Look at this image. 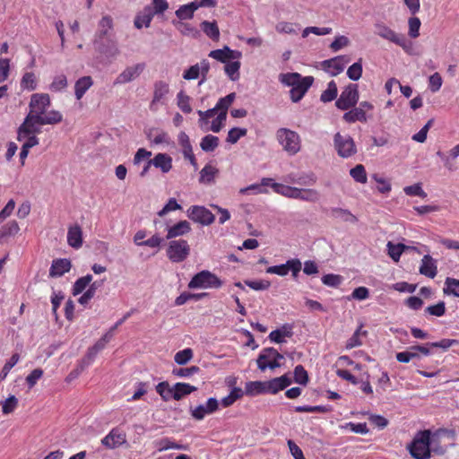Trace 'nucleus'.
Returning <instances> with one entry per match:
<instances>
[{
    "instance_id": "nucleus-10",
    "label": "nucleus",
    "mask_w": 459,
    "mask_h": 459,
    "mask_svg": "<svg viewBox=\"0 0 459 459\" xmlns=\"http://www.w3.org/2000/svg\"><path fill=\"white\" fill-rule=\"evenodd\" d=\"M359 100V91L356 84H349L341 93L335 105L339 109L348 110L355 107Z\"/></svg>"
},
{
    "instance_id": "nucleus-33",
    "label": "nucleus",
    "mask_w": 459,
    "mask_h": 459,
    "mask_svg": "<svg viewBox=\"0 0 459 459\" xmlns=\"http://www.w3.org/2000/svg\"><path fill=\"white\" fill-rule=\"evenodd\" d=\"M293 332L290 325H284L281 329H277L270 333L269 339L276 343H282L285 342V337H291Z\"/></svg>"
},
{
    "instance_id": "nucleus-60",
    "label": "nucleus",
    "mask_w": 459,
    "mask_h": 459,
    "mask_svg": "<svg viewBox=\"0 0 459 459\" xmlns=\"http://www.w3.org/2000/svg\"><path fill=\"white\" fill-rule=\"evenodd\" d=\"M362 74V65L361 61H358L351 65L347 70L348 77L352 81H358Z\"/></svg>"
},
{
    "instance_id": "nucleus-41",
    "label": "nucleus",
    "mask_w": 459,
    "mask_h": 459,
    "mask_svg": "<svg viewBox=\"0 0 459 459\" xmlns=\"http://www.w3.org/2000/svg\"><path fill=\"white\" fill-rule=\"evenodd\" d=\"M156 391L164 401L174 399V385L170 386L166 381L159 383Z\"/></svg>"
},
{
    "instance_id": "nucleus-12",
    "label": "nucleus",
    "mask_w": 459,
    "mask_h": 459,
    "mask_svg": "<svg viewBox=\"0 0 459 459\" xmlns=\"http://www.w3.org/2000/svg\"><path fill=\"white\" fill-rule=\"evenodd\" d=\"M114 38L113 19L109 15H105L99 22L98 30L95 33L94 44L101 43L104 40Z\"/></svg>"
},
{
    "instance_id": "nucleus-30",
    "label": "nucleus",
    "mask_w": 459,
    "mask_h": 459,
    "mask_svg": "<svg viewBox=\"0 0 459 459\" xmlns=\"http://www.w3.org/2000/svg\"><path fill=\"white\" fill-rule=\"evenodd\" d=\"M343 120L347 123L367 122L368 117L363 108H354L348 112L344 113Z\"/></svg>"
},
{
    "instance_id": "nucleus-43",
    "label": "nucleus",
    "mask_w": 459,
    "mask_h": 459,
    "mask_svg": "<svg viewBox=\"0 0 459 459\" xmlns=\"http://www.w3.org/2000/svg\"><path fill=\"white\" fill-rule=\"evenodd\" d=\"M240 62L238 59L229 62L225 65L224 70L231 81H237L239 78Z\"/></svg>"
},
{
    "instance_id": "nucleus-3",
    "label": "nucleus",
    "mask_w": 459,
    "mask_h": 459,
    "mask_svg": "<svg viewBox=\"0 0 459 459\" xmlns=\"http://www.w3.org/2000/svg\"><path fill=\"white\" fill-rule=\"evenodd\" d=\"M276 140L282 150L289 155L297 154L301 149V138L299 134L289 128L281 127L276 131Z\"/></svg>"
},
{
    "instance_id": "nucleus-40",
    "label": "nucleus",
    "mask_w": 459,
    "mask_h": 459,
    "mask_svg": "<svg viewBox=\"0 0 459 459\" xmlns=\"http://www.w3.org/2000/svg\"><path fill=\"white\" fill-rule=\"evenodd\" d=\"M219 138L212 134H207L202 138L200 147L204 152H213L219 145Z\"/></svg>"
},
{
    "instance_id": "nucleus-26",
    "label": "nucleus",
    "mask_w": 459,
    "mask_h": 459,
    "mask_svg": "<svg viewBox=\"0 0 459 459\" xmlns=\"http://www.w3.org/2000/svg\"><path fill=\"white\" fill-rule=\"evenodd\" d=\"M191 231L190 223L187 221H180L175 225L169 227L167 238L171 239L177 237L184 236Z\"/></svg>"
},
{
    "instance_id": "nucleus-14",
    "label": "nucleus",
    "mask_w": 459,
    "mask_h": 459,
    "mask_svg": "<svg viewBox=\"0 0 459 459\" xmlns=\"http://www.w3.org/2000/svg\"><path fill=\"white\" fill-rule=\"evenodd\" d=\"M169 92V86L163 81H158L153 85V98L149 105V108L152 112L158 110V104H165L166 96Z\"/></svg>"
},
{
    "instance_id": "nucleus-59",
    "label": "nucleus",
    "mask_w": 459,
    "mask_h": 459,
    "mask_svg": "<svg viewBox=\"0 0 459 459\" xmlns=\"http://www.w3.org/2000/svg\"><path fill=\"white\" fill-rule=\"evenodd\" d=\"M343 281V277L339 274L328 273L322 277V282L329 287H338Z\"/></svg>"
},
{
    "instance_id": "nucleus-21",
    "label": "nucleus",
    "mask_w": 459,
    "mask_h": 459,
    "mask_svg": "<svg viewBox=\"0 0 459 459\" xmlns=\"http://www.w3.org/2000/svg\"><path fill=\"white\" fill-rule=\"evenodd\" d=\"M126 441V435L114 429L101 440V443L106 447L113 449L120 446Z\"/></svg>"
},
{
    "instance_id": "nucleus-20",
    "label": "nucleus",
    "mask_w": 459,
    "mask_h": 459,
    "mask_svg": "<svg viewBox=\"0 0 459 459\" xmlns=\"http://www.w3.org/2000/svg\"><path fill=\"white\" fill-rule=\"evenodd\" d=\"M313 82L314 78L312 76H306L303 78L301 82H299L295 87L291 88L290 91L291 100L293 102L299 101L310 88Z\"/></svg>"
},
{
    "instance_id": "nucleus-38",
    "label": "nucleus",
    "mask_w": 459,
    "mask_h": 459,
    "mask_svg": "<svg viewBox=\"0 0 459 459\" xmlns=\"http://www.w3.org/2000/svg\"><path fill=\"white\" fill-rule=\"evenodd\" d=\"M304 77L301 76L299 73H287L281 74L279 75V81L286 85L290 86L291 88L295 87L299 82H301Z\"/></svg>"
},
{
    "instance_id": "nucleus-31",
    "label": "nucleus",
    "mask_w": 459,
    "mask_h": 459,
    "mask_svg": "<svg viewBox=\"0 0 459 459\" xmlns=\"http://www.w3.org/2000/svg\"><path fill=\"white\" fill-rule=\"evenodd\" d=\"M273 189L279 195H281L288 198L298 199L299 189L298 187L285 186L282 184L273 183L272 185Z\"/></svg>"
},
{
    "instance_id": "nucleus-62",
    "label": "nucleus",
    "mask_w": 459,
    "mask_h": 459,
    "mask_svg": "<svg viewBox=\"0 0 459 459\" xmlns=\"http://www.w3.org/2000/svg\"><path fill=\"white\" fill-rule=\"evenodd\" d=\"M67 86V79L64 74L56 75L52 83L49 86L50 91H60L66 88Z\"/></svg>"
},
{
    "instance_id": "nucleus-52",
    "label": "nucleus",
    "mask_w": 459,
    "mask_h": 459,
    "mask_svg": "<svg viewBox=\"0 0 459 459\" xmlns=\"http://www.w3.org/2000/svg\"><path fill=\"white\" fill-rule=\"evenodd\" d=\"M102 282L94 281L89 289L79 298V303L86 305L95 295L96 290L101 285Z\"/></svg>"
},
{
    "instance_id": "nucleus-32",
    "label": "nucleus",
    "mask_w": 459,
    "mask_h": 459,
    "mask_svg": "<svg viewBox=\"0 0 459 459\" xmlns=\"http://www.w3.org/2000/svg\"><path fill=\"white\" fill-rule=\"evenodd\" d=\"M92 83L93 82L91 76H83L77 80L74 85L76 99L81 100Z\"/></svg>"
},
{
    "instance_id": "nucleus-22",
    "label": "nucleus",
    "mask_w": 459,
    "mask_h": 459,
    "mask_svg": "<svg viewBox=\"0 0 459 459\" xmlns=\"http://www.w3.org/2000/svg\"><path fill=\"white\" fill-rule=\"evenodd\" d=\"M265 382L266 392L275 394L289 386L291 384V379L287 375H283Z\"/></svg>"
},
{
    "instance_id": "nucleus-48",
    "label": "nucleus",
    "mask_w": 459,
    "mask_h": 459,
    "mask_svg": "<svg viewBox=\"0 0 459 459\" xmlns=\"http://www.w3.org/2000/svg\"><path fill=\"white\" fill-rule=\"evenodd\" d=\"M91 280L92 276L91 274H87L83 277L77 279L73 287V294L76 296L82 293L86 289V287L91 283Z\"/></svg>"
},
{
    "instance_id": "nucleus-50",
    "label": "nucleus",
    "mask_w": 459,
    "mask_h": 459,
    "mask_svg": "<svg viewBox=\"0 0 459 459\" xmlns=\"http://www.w3.org/2000/svg\"><path fill=\"white\" fill-rule=\"evenodd\" d=\"M350 175L359 183L365 184L367 182V173L363 165L358 164L350 170Z\"/></svg>"
},
{
    "instance_id": "nucleus-17",
    "label": "nucleus",
    "mask_w": 459,
    "mask_h": 459,
    "mask_svg": "<svg viewBox=\"0 0 459 459\" xmlns=\"http://www.w3.org/2000/svg\"><path fill=\"white\" fill-rule=\"evenodd\" d=\"M209 56L221 63H226L230 60L239 59L242 56V54L240 51L232 50L229 47L225 46L221 49L212 50L209 53Z\"/></svg>"
},
{
    "instance_id": "nucleus-4",
    "label": "nucleus",
    "mask_w": 459,
    "mask_h": 459,
    "mask_svg": "<svg viewBox=\"0 0 459 459\" xmlns=\"http://www.w3.org/2000/svg\"><path fill=\"white\" fill-rule=\"evenodd\" d=\"M221 286L222 281L207 270L196 273L188 282L189 289H219Z\"/></svg>"
},
{
    "instance_id": "nucleus-39",
    "label": "nucleus",
    "mask_w": 459,
    "mask_h": 459,
    "mask_svg": "<svg viewBox=\"0 0 459 459\" xmlns=\"http://www.w3.org/2000/svg\"><path fill=\"white\" fill-rule=\"evenodd\" d=\"M246 394L249 395H257L266 392V382L251 381L246 385Z\"/></svg>"
},
{
    "instance_id": "nucleus-34",
    "label": "nucleus",
    "mask_w": 459,
    "mask_h": 459,
    "mask_svg": "<svg viewBox=\"0 0 459 459\" xmlns=\"http://www.w3.org/2000/svg\"><path fill=\"white\" fill-rule=\"evenodd\" d=\"M196 387L186 383H176L174 385V400L179 401L186 395L196 391Z\"/></svg>"
},
{
    "instance_id": "nucleus-28",
    "label": "nucleus",
    "mask_w": 459,
    "mask_h": 459,
    "mask_svg": "<svg viewBox=\"0 0 459 459\" xmlns=\"http://www.w3.org/2000/svg\"><path fill=\"white\" fill-rule=\"evenodd\" d=\"M200 27L204 33L213 41H218L220 39V30L216 22L204 21L201 22Z\"/></svg>"
},
{
    "instance_id": "nucleus-42",
    "label": "nucleus",
    "mask_w": 459,
    "mask_h": 459,
    "mask_svg": "<svg viewBox=\"0 0 459 459\" xmlns=\"http://www.w3.org/2000/svg\"><path fill=\"white\" fill-rule=\"evenodd\" d=\"M235 99H236V93L231 92L230 94H228L227 96L221 98L218 100V102L214 108L217 110V112H219V113L224 112L227 115V111H228L229 108L233 103Z\"/></svg>"
},
{
    "instance_id": "nucleus-64",
    "label": "nucleus",
    "mask_w": 459,
    "mask_h": 459,
    "mask_svg": "<svg viewBox=\"0 0 459 459\" xmlns=\"http://www.w3.org/2000/svg\"><path fill=\"white\" fill-rule=\"evenodd\" d=\"M21 86L24 89L33 91L37 87L35 75L33 73H26L22 76Z\"/></svg>"
},
{
    "instance_id": "nucleus-36",
    "label": "nucleus",
    "mask_w": 459,
    "mask_h": 459,
    "mask_svg": "<svg viewBox=\"0 0 459 459\" xmlns=\"http://www.w3.org/2000/svg\"><path fill=\"white\" fill-rule=\"evenodd\" d=\"M39 133L40 132L26 133V134H24V135L20 136V127H19L18 131H17V140L19 142L24 141V143L22 144L23 149L30 150V148H32V147H34V146L39 144V140L36 136V134H39Z\"/></svg>"
},
{
    "instance_id": "nucleus-51",
    "label": "nucleus",
    "mask_w": 459,
    "mask_h": 459,
    "mask_svg": "<svg viewBox=\"0 0 459 459\" xmlns=\"http://www.w3.org/2000/svg\"><path fill=\"white\" fill-rule=\"evenodd\" d=\"M156 446L158 447V451L162 452L168 449H186V446L183 445L177 444L171 441L169 438H162L156 442Z\"/></svg>"
},
{
    "instance_id": "nucleus-47",
    "label": "nucleus",
    "mask_w": 459,
    "mask_h": 459,
    "mask_svg": "<svg viewBox=\"0 0 459 459\" xmlns=\"http://www.w3.org/2000/svg\"><path fill=\"white\" fill-rule=\"evenodd\" d=\"M337 96V86L336 83L333 81H331L328 85L327 89L324 91L320 96V100L323 102H330L333 100Z\"/></svg>"
},
{
    "instance_id": "nucleus-29",
    "label": "nucleus",
    "mask_w": 459,
    "mask_h": 459,
    "mask_svg": "<svg viewBox=\"0 0 459 459\" xmlns=\"http://www.w3.org/2000/svg\"><path fill=\"white\" fill-rule=\"evenodd\" d=\"M331 216L344 222L356 223L358 219L349 210L334 207L331 209Z\"/></svg>"
},
{
    "instance_id": "nucleus-27",
    "label": "nucleus",
    "mask_w": 459,
    "mask_h": 459,
    "mask_svg": "<svg viewBox=\"0 0 459 459\" xmlns=\"http://www.w3.org/2000/svg\"><path fill=\"white\" fill-rule=\"evenodd\" d=\"M67 242L74 248H79L82 245V232L78 225H74L68 229Z\"/></svg>"
},
{
    "instance_id": "nucleus-2",
    "label": "nucleus",
    "mask_w": 459,
    "mask_h": 459,
    "mask_svg": "<svg viewBox=\"0 0 459 459\" xmlns=\"http://www.w3.org/2000/svg\"><path fill=\"white\" fill-rule=\"evenodd\" d=\"M431 431L429 429L418 431L411 444L408 445V450L411 455L415 459L430 458V439Z\"/></svg>"
},
{
    "instance_id": "nucleus-63",
    "label": "nucleus",
    "mask_w": 459,
    "mask_h": 459,
    "mask_svg": "<svg viewBox=\"0 0 459 459\" xmlns=\"http://www.w3.org/2000/svg\"><path fill=\"white\" fill-rule=\"evenodd\" d=\"M18 405V400L14 395H10L2 403V411L4 414L12 413Z\"/></svg>"
},
{
    "instance_id": "nucleus-5",
    "label": "nucleus",
    "mask_w": 459,
    "mask_h": 459,
    "mask_svg": "<svg viewBox=\"0 0 459 459\" xmlns=\"http://www.w3.org/2000/svg\"><path fill=\"white\" fill-rule=\"evenodd\" d=\"M333 144L338 155L347 159L357 152L356 144L349 134L336 133L333 136Z\"/></svg>"
},
{
    "instance_id": "nucleus-8",
    "label": "nucleus",
    "mask_w": 459,
    "mask_h": 459,
    "mask_svg": "<svg viewBox=\"0 0 459 459\" xmlns=\"http://www.w3.org/2000/svg\"><path fill=\"white\" fill-rule=\"evenodd\" d=\"M376 28L377 34L379 37L400 46L405 51H408L411 48V43L407 40L404 35L396 33L394 30L385 24H377Z\"/></svg>"
},
{
    "instance_id": "nucleus-49",
    "label": "nucleus",
    "mask_w": 459,
    "mask_h": 459,
    "mask_svg": "<svg viewBox=\"0 0 459 459\" xmlns=\"http://www.w3.org/2000/svg\"><path fill=\"white\" fill-rule=\"evenodd\" d=\"M445 284L444 293L459 297V280L447 277Z\"/></svg>"
},
{
    "instance_id": "nucleus-61",
    "label": "nucleus",
    "mask_w": 459,
    "mask_h": 459,
    "mask_svg": "<svg viewBox=\"0 0 459 459\" xmlns=\"http://www.w3.org/2000/svg\"><path fill=\"white\" fill-rule=\"evenodd\" d=\"M20 359V356L18 353H14L11 359L4 365L2 371L0 373V380H4L10 370L18 363Z\"/></svg>"
},
{
    "instance_id": "nucleus-18",
    "label": "nucleus",
    "mask_w": 459,
    "mask_h": 459,
    "mask_svg": "<svg viewBox=\"0 0 459 459\" xmlns=\"http://www.w3.org/2000/svg\"><path fill=\"white\" fill-rule=\"evenodd\" d=\"M349 60L346 59L344 56H338L333 58L323 61L322 66L333 76H335L343 71L344 65Z\"/></svg>"
},
{
    "instance_id": "nucleus-15",
    "label": "nucleus",
    "mask_w": 459,
    "mask_h": 459,
    "mask_svg": "<svg viewBox=\"0 0 459 459\" xmlns=\"http://www.w3.org/2000/svg\"><path fill=\"white\" fill-rule=\"evenodd\" d=\"M144 64H136L127 66L116 78L114 84H125L135 80L144 70Z\"/></svg>"
},
{
    "instance_id": "nucleus-11",
    "label": "nucleus",
    "mask_w": 459,
    "mask_h": 459,
    "mask_svg": "<svg viewBox=\"0 0 459 459\" xmlns=\"http://www.w3.org/2000/svg\"><path fill=\"white\" fill-rule=\"evenodd\" d=\"M186 214L191 221L206 226L211 225L215 220L212 212L201 205H192L187 209Z\"/></svg>"
},
{
    "instance_id": "nucleus-58",
    "label": "nucleus",
    "mask_w": 459,
    "mask_h": 459,
    "mask_svg": "<svg viewBox=\"0 0 459 459\" xmlns=\"http://www.w3.org/2000/svg\"><path fill=\"white\" fill-rule=\"evenodd\" d=\"M294 381L299 385H306L308 382V375L303 366L298 365L294 369Z\"/></svg>"
},
{
    "instance_id": "nucleus-45",
    "label": "nucleus",
    "mask_w": 459,
    "mask_h": 459,
    "mask_svg": "<svg viewBox=\"0 0 459 459\" xmlns=\"http://www.w3.org/2000/svg\"><path fill=\"white\" fill-rule=\"evenodd\" d=\"M20 227L16 221H10L0 229V238L16 235Z\"/></svg>"
},
{
    "instance_id": "nucleus-9",
    "label": "nucleus",
    "mask_w": 459,
    "mask_h": 459,
    "mask_svg": "<svg viewBox=\"0 0 459 459\" xmlns=\"http://www.w3.org/2000/svg\"><path fill=\"white\" fill-rule=\"evenodd\" d=\"M301 269V261L298 258H292L289 259L285 264L268 267L266 273L279 276H286L290 272L292 277L296 279Z\"/></svg>"
},
{
    "instance_id": "nucleus-46",
    "label": "nucleus",
    "mask_w": 459,
    "mask_h": 459,
    "mask_svg": "<svg viewBox=\"0 0 459 459\" xmlns=\"http://www.w3.org/2000/svg\"><path fill=\"white\" fill-rule=\"evenodd\" d=\"M218 173V169L212 165H205L200 171V182L211 183L213 181L214 176Z\"/></svg>"
},
{
    "instance_id": "nucleus-7",
    "label": "nucleus",
    "mask_w": 459,
    "mask_h": 459,
    "mask_svg": "<svg viewBox=\"0 0 459 459\" xmlns=\"http://www.w3.org/2000/svg\"><path fill=\"white\" fill-rule=\"evenodd\" d=\"M190 254V247L186 240H171L169 243L167 255L173 263H180L187 258Z\"/></svg>"
},
{
    "instance_id": "nucleus-25",
    "label": "nucleus",
    "mask_w": 459,
    "mask_h": 459,
    "mask_svg": "<svg viewBox=\"0 0 459 459\" xmlns=\"http://www.w3.org/2000/svg\"><path fill=\"white\" fill-rule=\"evenodd\" d=\"M71 262L68 259H56L52 262L49 275L51 277H60L71 269Z\"/></svg>"
},
{
    "instance_id": "nucleus-54",
    "label": "nucleus",
    "mask_w": 459,
    "mask_h": 459,
    "mask_svg": "<svg viewBox=\"0 0 459 459\" xmlns=\"http://www.w3.org/2000/svg\"><path fill=\"white\" fill-rule=\"evenodd\" d=\"M247 133L246 128L234 127L231 128L227 135L226 141L231 144L236 143L241 137L245 136Z\"/></svg>"
},
{
    "instance_id": "nucleus-6",
    "label": "nucleus",
    "mask_w": 459,
    "mask_h": 459,
    "mask_svg": "<svg viewBox=\"0 0 459 459\" xmlns=\"http://www.w3.org/2000/svg\"><path fill=\"white\" fill-rule=\"evenodd\" d=\"M281 359H283V355L274 348H264L256 359L257 368L261 371H264L266 368L274 369L281 367L278 360Z\"/></svg>"
},
{
    "instance_id": "nucleus-53",
    "label": "nucleus",
    "mask_w": 459,
    "mask_h": 459,
    "mask_svg": "<svg viewBox=\"0 0 459 459\" xmlns=\"http://www.w3.org/2000/svg\"><path fill=\"white\" fill-rule=\"evenodd\" d=\"M193 358V351L190 348L178 351L174 356V360L178 365H185Z\"/></svg>"
},
{
    "instance_id": "nucleus-35",
    "label": "nucleus",
    "mask_w": 459,
    "mask_h": 459,
    "mask_svg": "<svg viewBox=\"0 0 459 459\" xmlns=\"http://www.w3.org/2000/svg\"><path fill=\"white\" fill-rule=\"evenodd\" d=\"M198 9L196 2H192L187 4L181 5L177 11L176 15L180 20L191 19L195 12Z\"/></svg>"
},
{
    "instance_id": "nucleus-19",
    "label": "nucleus",
    "mask_w": 459,
    "mask_h": 459,
    "mask_svg": "<svg viewBox=\"0 0 459 459\" xmlns=\"http://www.w3.org/2000/svg\"><path fill=\"white\" fill-rule=\"evenodd\" d=\"M420 274L433 279L437 274V261L429 255H425L419 268Z\"/></svg>"
},
{
    "instance_id": "nucleus-44",
    "label": "nucleus",
    "mask_w": 459,
    "mask_h": 459,
    "mask_svg": "<svg viewBox=\"0 0 459 459\" xmlns=\"http://www.w3.org/2000/svg\"><path fill=\"white\" fill-rule=\"evenodd\" d=\"M407 248H409V247L404 244L399 243L394 245L392 242L387 243L388 255L395 262L399 261L402 253Z\"/></svg>"
},
{
    "instance_id": "nucleus-24",
    "label": "nucleus",
    "mask_w": 459,
    "mask_h": 459,
    "mask_svg": "<svg viewBox=\"0 0 459 459\" xmlns=\"http://www.w3.org/2000/svg\"><path fill=\"white\" fill-rule=\"evenodd\" d=\"M98 50L108 57H116L120 51L117 43L114 39L104 40L101 43L95 44Z\"/></svg>"
},
{
    "instance_id": "nucleus-56",
    "label": "nucleus",
    "mask_w": 459,
    "mask_h": 459,
    "mask_svg": "<svg viewBox=\"0 0 459 459\" xmlns=\"http://www.w3.org/2000/svg\"><path fill=\"white\" fill-rule=\"evenodd\" d=\"M243 395L241 388L235 387L231 390L230 394L221 400V404L224 407H229L233 404L238 399Z\"/></svg>"
},
{
    "instance_id": "nucleus-57",
    "label": "nucleus",
    "mask_w": 459,
    "mask_h": 459,
    "mask_svg": "<svg viewBox=\"0 0 459 459\" xmlns=\"http://www.w3.org/2000/svg\"><path fill=\"white\" fill-rule=\"evenodd\" d=\"M178 106L186 114L192 111V108L189 104L190 98L185 94L184 91H179L177 95Z\"/></svg>"
},
{
    "instance_id": "nucleus-13",
    "label": "nucleus",
    "mask_w": 459,
    "mask_h": 459,
    "mask_svg": "<svg viewBox=\"0 0 459 459\" xmlns=\"http://www.w3.org/2000/svg\"><path fill=\"white\" fill-rule=\"evenodd\" d=\"M446 437H451L453 439L455 437V432L446 430V429H439L434 433H431V435H430V439H431L430 453L433 452L437 455H442L447 451L448 446H446V445L443 446L441 444L442 440Z\"/></svg>"
},
{
    "instance_id": "nucleus-23",
    "label": "nucleus",
    "mask_w": 459,
    "mask_h": 459,
    "mask_svg": "<svg viewBox=\"0 0 459 459\" xmlns=\"http://www.w3.org/2000/svg\"><path fill=\"white\" fill-rule=\"evenodd\" d=\"M150 163L156 169H160L164 174L169 172L172 169V158L167 153H158L154 158L150 159Z\"/></svg>"
},
{
    "instance_id": "nucleus-55",
    "label": "nucleus",
    "mask_w": 459,
    "mask_h": 459,
    "mask_svg": "<svg viewBox=\"0 0 459 459\" xmlns=\"http://www.w3.org/2000/svg\"><path fill=\"white\" fill-rule=\"evenodd\" d=\"M403 192L410 196H420L421 198L427 197V193L422 189L420 183H416L411 186H407L403 188Z\"/></svg>"
},
{
    "instance_id": "nucleus-16",
    "label": "nucleus",
    "mask_w": 459,
    "mask_h": 459,
    "mask_svg": "<svg viewBox=\"0 0 459 459\" xmlns=\"http://www.w3.org/2000/svg\"><path fill=\"white\" fill-rule=\"evenodd\" d=\"M219 408V402L216 398L211 397L207 400L205 404H200L195 409L191 410V415L197 420H202L206 414H211L216 411Z\"/></svg>"
},
{
    "instance_id": "nucleus-1",
    "label": "nucleus",
    "mask_w": 459,
    "mask_h": 459,
    "mask_svg": "<svg viewBox=\"0 0 459 459\" xmlns=\"http://www.w3.org/2000/svg\"><path fill=\"white\" fill-rule=\"evenodd\" d=\"M50 103V97L47 93L31 95L29 104L30 112L20 126V136L26 133L41 132L40 126L56 125L63 120V116L59 111L47 112Z\"/></svg>"
},
{
    "instance_id": "nucleus-37",
    "label": "nucleus",
    "mask_w": 459,
    "mask_h": 459,
    "mask_svg": "<svg viewBox=\"0 0 459 459\" xmlns=\"http://www.w3.org/2000/svg\"><path fill=\"white\" fill-rule=\"evenodd\" d=\"M320 199V194L317 190L313 188H299L298 200H302L310 203H316Z\"/></svg>"
}]
</instances>
